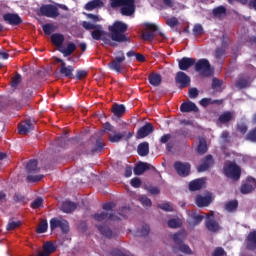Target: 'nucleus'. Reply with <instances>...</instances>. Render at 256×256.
I'll return each mask as SVG.
<instances>
[{
	"label": "nucleus",
	"instance_id": "f03ea898",
	"mask_svg": "<svg viewBox=\"0 0 256 256\" xmlns=\"http://www.w3.org/2000/svg\"><path fill=\"white\" fill-rule=\"evenodd\" d=\"M129 213V208L127 206H124L120 208V212H114V213H96L93 215V218L95 221H105V219H109V221H123V219H127V215Z\"/></svg>",
	"mask_w": 256,
	"mask_h": 256
},
{
	"label": "nucleus",
	"instance_id": "09e8293b",
	"mask_svg": "<svg viewBox=\"0 0 256 256\" xmlns=\"http://www.w3.org/2000/svg\"><path fill=\"white\" fill-rule=\"evenodd\" d=\"M18 227H21V221H13L9 220L6 229L7 231H15V229H18Z\"/></svg>",
	"mask_w": 256,
	"mask_h": 256
},
{
	"label": "nucleus",
	"instance_id": "a18cd8bd",
	"mask_svg": "<svg viewBox=\"0 0 256 256\" xmlns=\"http://www.w3.org/2000/svg\"><path fill=\"white\" fill-rule=\"evenodd\" d=\"M47 229H49V224L47 223V220H42L38 228L36 229V232L41 234V233H47Z\"/></svg>",
	"mask_w": 256,
	"mask_h": 256
},
{
	"label": "nucleus",
	"instance_id": "a211bd4d",
	"mask_svg": "<svg viewBox=\"0 0 256 256\" xmlns=\"http://www.w3.org/2000/svg\"><path fill=\"white\" fill-rule=\"evenodd\" d=\"M215 163L213 160V156L211 154L206 155L201 165L198 166L197 171L198 173H203L208 171V169Z\"/></svg>",
	"mask_w": 256,
	"mask_h": 256
},
{
	"label": "nucleus",
	"instance_id": "3c124183",
	"mask_svg": "<svg viewBox=\"0 0 256 256\" xmlns=\"http://www.w3.org/2000/svg\"><path fill=\"white\" fill-rule=\"evenodd\" d=\"M61 222H62V219L52 218L50 220L51 231H55V229H59V227L61 226Z\"/></svg>",
	"mask_w": 256,
	"mask_h": 256
},
{
	"label": "nucleus",
	"instance_id": "f8f14e48",
	"mask_svg": "<svg viewBox=\"0 0 256 256\" xmlns=\"http://www.w3.org/2000/svg\"><path fill=\"white\" fill-rule=\"evenodd\" d=\"M203 219H205V216L197 214V212H192L187 220L188 227H190V229H195L197 225H200L203 222Z\"/></svg>",
	"mask_w": 256,
	"mask_h": 256
},
{
	"label": "nucleus",
	"instance_id": "393cba45",
	"mask_svg": "<svg viewBox=\"0 0 256 256\" xmlns=\"http://www.w3.org/2000/svg\"><path fill=\"white\" fill-rule=\"evenodd\" d=\"M97 229L99 233H101V235H103L107 239H113V237H115V233L113 232V230H111V228H109V226H107V224L98 225Z\"/></svg>",
	"mask_w": 256,
	"mask_h": 256
},
{
	"label": "nucleus",
	"instance_id": "c03bdc74",
	"mask_svg": "<svg viewBox=\"0 0 256 256\" xmlns=\"http://www.w3.org/2000/svg\"><path fill=\"white\" fill-rule=\"evenodd\" d=\"M82 27L86 30V31H93L95 29H100L101 28V25L97 24H93L91 22H88V21H83L82 22Z\"/></svg>",
	"mask_w": 256,
	"mask_h": 256
},
{
	"label": "nucleus",
	"instance_id": "c756f323",
	"mask_svg": "<svg viewBox=\"0 0 256 256\" xmlns=\"http://www.w3.org/2000/svg\"><path fill=\"white\" fill-rule=\"evenodd\" d=\"M77 209V204L72 201H65L62 203L61 211L63 213H73Z\"/></svg>",
	"mask_w": 256,
	"mask_h": 256
},
{
	"label": "nucleus",
	"instance_id": "ea45409f",
	"mask_svg": "<svg viewBox=\"0 0 256 256\" xmlns=\"http://www.w3.org/2000/svg\"><path fill=\"white\" fill-rule=\"evenodd\" d=\"M149 233H151V228L149 227V225L144 224V225H142L141 228H139L136 231V237H147V235H149Z\"/></svg>",
	"mask_w": 256,
	"mask_h": 256
},
{
	"label": "nucleus",
	"instance_id": "c85d7f7f",
	"mask_svg": "<svg viewBox=\"0 0 256 256\" xmlns=\"http://www.w3.org/2000/svg\"><path fill=\"white\" fill-rule=\"evenodd\" d=\"M103 5L104 3L101 0H92L86 3L84 9H86V11H94V9H101Z\"/></svg>",
	"mask_w": 256,
	"mask_h": 256
},
{
	"label": "nucleus",
	"instance_id": "37998d69",
	"mask_svg": "<svg viewBox=\"0 0 256 256\" xmlns=\"http://www.w3.org/2000/svg\"><path fill=\"white\" fill-rule=\"evenodd\" d=\"M214 17H221L223 15H227V8L225 6H218L212 11Z\"/></svg>",
	"mask_w": 256,
	"mask_h": 256
},
{
	"label": "nucleus",
	"instance_id": "5fc2aeb1",
	"mask_svg": "<svg viewBox=\"0 0 256 256\" xmlns=\"http://www.w3.org/2000/svg\"><path fill=\"white\" fill-rule=\"evenodd\" d=\"M144 27L146 31H151L150 33H155L156 31H159V27L154 23L146 22L144 23Z\"/></svg>",
	"mask_w": 256,
	"mask_h": 256
},
{
	"label": "nucleus",
	"instance_id": "473e14b6",
	"mask_svg": "<svg viewBox=\"0 0 256 256\" xmlns=\"http://www.w3.org/2000/svg\"><path fill=\"white\" fill-rule=\"evenodd\" d=\"M37 165H38L37 160L35 159L30 160L26 165V173H29V174L39 173L40 168Z\"/></svg>",
	"mask_w": 256,
	"mask_h": 256
},
{
	"label": "nucleus",
	"instance_id": "7ed1b4c3",
	"mask_svg": "<svg viewBox=\"0 0 256 256\" xmlns=\"http://www.w3.org/2000/svg\"><path fill=\"white\" fill-rule=\"evenodd\" d=\"M223 175L231 181H239L241 179V166L236 162L228 161L224 163L223 166Z\"/></svg>",
	"mask_w": 256,
	"mask_h": 256
},
{
	"label": "nucleus",
	"instance_id": "2eb2a0df",
	"mask_svg": "<svg viewBox=\"0 0 256 256\" xmlns=\"http://www.w3.org/2000/svg\"><path fill=\"white\" fill-rule=\"evenodd\" d=\"M205 225L206 229H208L210 233H217V231L221 229V227L219 226V222H216L215 219L213 218V214H211V216H206Z\"/></svg>",
	"mask_w": 256,
	"mask_h": 256
},
{
	"label": "nucleus",
	"instance_id": "a19ab883",
	"mask_svg": "<svg viewBox=\"0 0 256 256\" xmlns=\"http://www.w3.org/2000/svg\"><path fill=\"white\" fill-rule=\"evenodd\" d=\"M233 119V113L231 111H225L223 114H221L218 118V121L220 123H229Z\"/></svg>",
	"mask_w": 256,
	"mask_h": 256
},
{
	"label": "nucleus",
	"instance_id": "864d4df0",
	"mask_svg": "<svg viewBox=\"0 0 256 256\" xmlns=\"http://www.w3.org/2000/svg\"><path fill=\"white\" fill-rule=\"evenodd\" d=\"M66 135H67V132H64V136H61L56 140V145L58 147H62V148L67 147V141H69V140H67V138H65Z\"/></svg>",
	"mask_w": 256,
	"mask_h": 256
},
{
	"label": "nucleus",
	"instance_id": "9d476101",
	"mask_svg": "<svg viewBox=\"0 0 256 256\" xmlns=\"http://www.w3.org/2000/svg\"><path fill=\"white\" fill-rule=\"evenodd\" d=\"M254 189H256V179L249 176L246 182L242 184L240 193H242V195H249V193H253Z\"/></svg>",
	"mask_w": 256,
	"mask_h": 256
},
{
	"label": "nucleus",
	"instance_id": "6ab92c4d",
	"mask_svg": "<svg viewBox=\"0 0 256 256\" xmlns=\"http://www.w3.org/2000/svg\"><path fill=\"white\" fill-rule=\"evenodd\" d=\"M180 111L181 113H199V107H197L195 102L187 101L181 104Z\"/></svg>",
	"mask_w": 256,
	"mask_h": 256
},
{
	"label": "nucleus",
	"instance_id": "8fccbe9b",
	"mask_svg": "<svg viewBox=\"0 0 256 256\" xmlns=\"http://www.w3.org/2000/svg\"><path fill=\"white\" fill-rule=\"evenodd\" d=\"M181 225V220L179 219L172 218L168 221V227H170V229H179Z\"/></svg>",
	"mask_w": 256,
	"mask_h": 256
},
{
	"label": "nucleus",
	"instance_id": "bf43d9fd",
	"mask_svg": "<svg viewBox=\"0 0 256 256\" xmlns=\"http://www.w3.org/2000/svg\"><path fill=\"white\" fill-rule=\"evenodd\" d=\"M59 229H61L62 233H69V222L65 219H62V222H60Z\"/></svg>",
	"mask_w": 256,
	"mask_h": 256
},
{
	"label": "nucleus",
	"instance_id": "6e6552de",
	"mask_svg": "<svg viewBox=\"0 0 256 256\" xmlns=\"http://www.w3.org/2000/svg\"><path fill=\"white\" fill-rule=\"evenodd\" d=\"M175 83L178 85V89H187L191 85V77L183 71H179L175 76Z\"/></svg>",
	"mask_w": 256,
	"mask_h": 256
},
{
	"label": "nucleus",
	"instance_id": "13d9d810",
	"mask_svg": "<svg viewBox=\"0 0 256 256\" xmlns=\"http://www.w3.org/2000/svg\"><path fill=\"white\" fill-rule=\"evenodd\" d=\"M43 175H28L27 176V181H29L30 183H39V181H41V179H43Z\"/></svg>",
	"mask_w": 256,
	"mask_h": 256
},
{
	"label": "nucleus",
	"instance_id": "69168bd1",
	"mask_svg": "<svg viewBox=\"0 0 256 256\" xmlns=\"http://www.w3.org/2000/svg\"><path fill=\"white\" fill-rule=\"evenodd\" d=\"M142 39L144 41H153L155 39V33H153V32H144L142 34Z\"/></svg>",
	"mask_w": 256,
	"mask_h": 256
},
{
	"label": "nucleus",
	"instance_id": "e433bc0d",
	"mask_svg": "<svg viewBox=\"0 0 256 256\" xmlns=\"http://www.w3.org/2000/svg\"><path fill=\"white\" fill-rule=\"evenodd\" d=\"M104 149H105V143H103V139L98 138L96 140L95 147L92 148V150H91V154L95 155L97 153H101V151H103Z\"/></svg>",
	"mask_w": 256,
	"mask_h": 256
},
{
	"label": "nucleus",
	"instance_id": "20e7f679",
	"mask_svg": "<svg viewBox=\"0 0 256 256\" xmlns=\"http://www.w3.org/2000/svg\"><path fill=\"white\" fill-rule=\"evenodd\" d=\"M38 15L49 17L50 19H57L59 17V8L52 4H44L39 8Z\"/></svg>",
	"mask_w": 256,
	"mask_h": 256
},
{
	"label": "nucleus",
	"instance_id": "f257e3e1",
	"mask_svg": "<svg viewBox=\"0 0 256 256\" xmlns=\"http://www.w3.org/2000/svg\"><path fill=\"white\" fill-rule=\"evenodd\" d=\"M129 26L125 22L115 21L112 25L108 26V31L103 30V26L95 28L91 32V37L94 41H103L105 45L110 47H118L117 43H131V37L127 34Z\"/></svg>",
	"mask_w": 256,
	"mask_h": 256
},
{
	"label": "nucleus",
	"instance_id": "39448f33",
	"mask_svg": "<svg viewBox=\"0 0 256 256\" xmlns=\"http://www.w3.org/2000/svg\"><path fill=\"white\" fill-rule=\"evenodd\" d=\"M194 65L197 73H201L203 77H211L213 72L211 71V63H209V60L202 58L195 62Z\"/></svg>",
	"mask_w": 256,
	"mask_h": 256
},
{
	"label": "nucleus",
	"instance_id": "338daca9",
	"mask_svg": "<svg viewBox=\"0 0 256 256\" xmlns=\"http://www.w3.org/2000/svg\"><path fill=\"white\" fill-rule=\"evenodd\" d=\"M159 209H162V211H167L168 213L173 212V206L169 203H163L158 205Z\"/></svg>",
	"mask_w": 256,
	"mask_h": 256
},
{
	"label": "nucleus",
	"instance_id": "4d7b16f0",
	"mask_svg": "<svg viewBox=\"0 0 256 256\" xmlns=\"http://www.w3.org/2000/svg\"><path fill=\"white\" fill-rule=\"evenodd\" d=\"M247 141H251L252 143H256V127L250 130L246 135Z\"/></svg>",
	"mask_w": 256,
	"mask_h": 256
},
{
	"label": "nucleus",
	"instance_id": "0eeeda50",
	"mask_svg": "<svg viewBox=\"0 0 256 256\" xmlns=\"http://www.w3.org/2000/svg\"><path fill=\"white\" fill-rule=\"evenodd\" d=\"M174 169L179 177H189L191 175V164L189 162L176 161Z\"/></svg>",
	"mask_w": 256,
	"mask_h": 256
},
{
	"label": "nucleus",
	"instance_id": "58836bf2",
	"mask_svg": "<svg viewBox=\"0 0 256 256\" xmlns=\"http://www.w3.org/2000/svg\"><path fill=\"white\" fill-rule=\"evenodd\" d=\"M187 234H185V231H179L178 233H175L173 235V241L176 245H182L183 241H185V237Z\"/></svg>",
	"mask_w": 256,
	"mask_h": 256
},
{
	"label": "nucleus",
	"instance_id": "052dcab7",
	"mask_svg": "<svg viewBox=\"0 0 256 256\" xmlns=\"http://www.w3.org/2000/svg\"><path fill=\"white\" fill-rule=\"evenodd\" d=\"M14 203H25V196L23 194L16 192L13 196Z\"/></svg>",
	"mask_w": 256,
	"mask_h": 256
},
{
	"label": "nucleus",
	"instance_id": "412c9836",
	"mask_svg": "<svg viewBox=\"0 0 256 256\" xmlns=\"http://www.w3.org/2000/svg\"><path fill=\"white\" fill-rule=\"evenodd\" d=\"M207 179L198 178L189 183V191H201L205 187Z\"/></svg>",
	"mask_w": 256,
	"mask_h": 256
},
{
	"label": "nucleus",
	"instance_id": "b1692460",
	"mask_svg": "<svg viewBox=\"0 0 256 256\" xmlns=\"http://www.w3.org/2000/svg\"><path fill=\"white\" fill-rule=\"evenodd\" d=\"M57 251V246L53 244V242H46L43 245V251L38 252V256H50L52 253H55Z\"/></svg>",
	"mask_w": 256,
	"mask_h": 256
},
{
	"label": "nucleus",
	"instance_id": "a878e982",
	"mask_svg": "<svg viewBox=\"0 0 256 256\" xmlns=\"http://www.w3.org/2000/svg\"><path fill=\"white\" fill-rule=\"evenodd\" d=\"M222 47L216 48L215 50V58L216 59H223V55H225V49H227V42L225 40L227 39V35L222 36Z\"/></svg>",
	"mask_w": 256,
	"mask_h": 256
},
{
	"label": "nucleus",
	"instance_id": "680f3d73",
	"mask_svg": "<svg viewBox=\"0 0 256 256\" xmlns=\"http://www.w3.org/2000/svg\"><path fill=\"white\" fill-rule=\"evenodd\" d=\"M32 209H39L40 207H43V198H36L32 203H31Z\"/></svg>",
	"mask_w": 256,
	"mask_h": 256
},
{
	"label": "nucleus",
	"instance_id": "0e129e2a",
	"mask_svg": "<svg viewBox=\"0 0 256 256\" xmlns=\"http://www.w3.org/2000/svg\"><path fill=\"white\" fill-rule=\"evenodd\" d=\"M140 203L141 205H143V207H151V205H153V203L151 202V199H149L146 196L140 197Z\"/></svg>",
	"mask_w": 256,
	"mask_h": 256
},
{
	"label": "nucleus",
	"instance_id": "1a4fd4ad",
	"mask_svg": "<svg viewBox=\"0 0 256 256\" xmlns=\"http://www.w3.org/2000/svg\"><path fill=\"white\" fill-rule=\"evenodd\" d=\"M120 7V13L124 17H131V15L135 14V0H124Z\"/></svg>",
	"mask_w": 256,
	"mask_h": 256
},
{
	"label": "nucleus",
	"instance_id": "aec40b11",
	"mask_svg": "<svg viewBox=\"0 0 256 256\" xmlns=\"http://www.w3.org/2000/svg\"><path fill=\"white\" fill-rule=\"evenodd\" d=\"M133 137V134L131 132H121L114 135H109V141L110 143H119L121 139L125 138V141H129Z\"/></svg>",
	"mask_w": 256,
	"mask_h": 256
},
{
	"label": "nucleus",
	"instance_id": "774afa93",
	"mask_svg": "<svg viewBox=\"0 0 256 256\" xmlns=\"http://www.w3.org/2000/svg\"><path fill=\"white\" fill-rule=\"evenodd\" d=\"M227 255V253L225 252V249H223L222 247H216L212 253V256H224Z\"/></svg>",
	"mask_w": 256,
	"mask_h": 256
},
{
	"label": "nucleus",
	"instance_id": "2f4dec72",
	"mask_svg": "<svg viewBox=\"0 0 256 256\" xmlns=\"http://www.w3.org/2000/svg\"><path fill=\"white\" fill-rule=\"evenodd\" d=\"M51 42L56 47H63V43L65 42V36H63V34H59V33L52 34Z\"/></svg>",
	"mask_w": 256,
	"mask_h": 256
},
{
	"label": "nucleus",
	"instance_id": "cd10ccee",
	"mask_svg": "<svg viewBox=\"0 0 256 256\" xmlns=\"http://www.w3.org/2000/svg\"><path fill=\"white\" fill-rule=\"evenodd\" d=\"M150 165L145 162H139L135 167H134V175H143L145 171H149Z\"/></svg>",
	"mask_w": 256,
	"mask_h": 256
},
{
	"label": "nucleus",
	"instance_id": "5701e85b",
	"mask_svg": "<svg viewBox=\"0 0 256 256\" xmlns=\"http://www.w3.org/2000/svg\"><path fill=\"white\" fill-rule=\"evenodd\" d=\"M246 249L248 251H256V230L249 232L246 238Z\"/></svg>",
	"mask_w": 256,
	"mask_h": 256
},
{
	"label": "nucleus",
	"instance_id": "9b49d317",
	"mask_svg": "<svg viewBox=\"0 0 256 256\" xmlns=\"http://www.w3.org/2000/svg\"><path fill=\"white\" fill-rule=\"evenodd\" d=\"M155 131V127L151 122H146L144 126H142L140 129H138L136 133V138L137 139H145V137H149L151 133Z\"/></svg>",
	"mask_w": 256,
	"mask_h": 256
},
{
	"label": "nucleus",
	"instance_id": "79ce46f5",
	"mask_svg": "<svg viewBox=\"0 0 256 256\" xmlns=\"http://www.w3.org/2000/svg\"><path fill=\"white\" fill-rule=\"evenodd\" d=\"M249 85V77H240L237 81H236V87H238V89H245L247 88V86Z\"/></svg>",
	"mask_w": 256,
	"mask_h": 256
},
{
	"label": "nucleus",
	"instance_id": "bb28decb",
	"mask_svg": "<svg viewBox=\"0 0 256 256\" xmlns=\"http://www.w3.org/2000/svg\"><path fill=\"white\" fill-rule=\"evenodd\" d=\"M148 81L152 87H159L161 85L163 79L161 77V74L157 73H151L148 77Z\"/></svg>",
	"mask_w": 256,
	"mask_h": 256
},
{
	"label": "nucleus",
	"instance_id": "f3484780",
	"mask_svg": "<svg viewBox=\"0 0 256 256\" xmlns=\"http://www.w3.org/2000/svg\"><path fill=\"white\" fill-rule=\"evenodd\" d=\"M193 65H195V58L183 57L178 60V67L180 71H187L188 69H191Z\"/></svg>",
	"mask_w": 256,
	"mask_h": 256
},
{
	"label": "nucleus",
	"instance_id": "4c0bfd02",
	"mask_svg": "<svg viewBox=\"0 0 256 256\" xmlns=\"http://www.w3.org/2000/svg\"><path fill=\"white\" fill-rule=\"evenodd\" d=\"M238 208H239V201L237 200H230L225 204V209L229 213H233L237 211Z\"/></svg>",
	"mask_w": 256,
	"mask_h": 256
},
{
	"label": "nucleus",
	"instance_id": "6e6d98bb",
	"mask_svg": "<svg viewBox=\"0 0 256 256\" xmlns=\"http://www.w3.org/2000/svg\"><path fill=\"white\" fill-rule=\"evenodd\" d=\"M166 25H168V27H171L173 29V27H177V25H179V19H177V17L175 16L168 18L166 20Z\"/></svg>",
	"mask_w": 256,
	"mask_h": 256
},
{
	"label": "nucleus",
	"instance_id": "49530a36",
	"mask_svg": "<svg viewBox=\"0 0 256 256\" xmlns=\"http://www.w3.org/2000/svg\"><path fill=\"white\" fill-rule=\"evenodd\" d=\"M199 155H205L207 153V142L205 140H200L197 147Z\"/></svg>",
	"mask_w": 256,
	"mask_h": 256
},
{
	"label": "nucleus",
	"instance_id": "e2e57ef3",
	"mask_svg": "<svg viewBox=\"0 0 256 256\" xmlns=\"http://www.w3.org/2000/svg\"><path fill=\"white\" fill-rule=\"evenodd\" d=\"M188 96L190 99H197L199 97V90L197 88H190L188 90Z\"/></svg>",
	"mask_w": 256,
	"mask_h": 256
},
{
	"label": "nucleus",
	"instance_id": "603ef678",
	"mask_svg": "<svg viewBox=\"0 0 256 256\" xmlns=\"http://www.w3.org/2000/svg\"><path fill=\"white\" fill-rule=\"evenodd\" d=\"M42 29L45 35H51L55 31V26L51 23L44 24Z\"/></svg>",
	"mask_w": 256,
	"mask_h": 256
},
{
	"label": "nucleus",
	"instance_id": "4be33fe9",
	"mask_svg": "<svg viewBox=\"0 0 256 256\" xmlns=\"http://www.w3.org/2000/svg\"><path fill=\"white\" fill-rule=\"evenodd\" d=\"M73 71H75V68L73 66H67L65 62H62V64H60V75H63L68 79H74L75 76H73Z\"/></svg>",
	"mask_w": 256,
	"mask_h": 256
},
{
	"label": "nucleus",
	"instance_id": "ddd939ff",
	"mask_svg": "<svg viewBox=\"0 0 256 256\" xmlns=\"http://www.w3.org/2000/svg\"><path fill=\"white\" fill-rule=\"evenodd\" d=\"M3 19L8 25H21L23 23V19H21V16L19 14L15 13H6L3 15Z\"/></svg>",
	"mask_w": 256,
	"mask_h": 256
},
{
	"label": "nucleus",
	"instance_id": "423d86ee",
	"mask_svg": "<svg viewBox=\"0 0 256 256\" xmlns=\"http://www.w3.org/2000/svg\"><path fill=\"white\" fill-rule=\"evenodd\" d=\"M123 61H125V53L120 50L116 53L114 60L108 64V67L111 69V71L122 73L123 69L121 68V65L123 64Z\"/></svg>",
	"mask_w": 256,
	"mask_h": 256
},
{
	"label": "nucleus",
	"instance_id": "f704fd0d",
	"mask_svg": "<svg viewBox=\"0 0 256 256\" xmlns=\"http://www.w3.org/2000/svg\"><path fill=\"white\" fill-rule=\"evenodd\" d=\"M199 104L201 105V107H209V105H222L223 100H213L211 98H202L199 101Z\"/></svg>",
	"mask_w": 256,
	"mask_h": 256
},
{
	"label": "nucleus",
	"instance_id": "7c9ffc66",
	"mask_svg": "<svg viewBox=\"0 0 256 256\" xmlns=\"http://www.w3.org/2000/svg\"><path fill=\"white\" fill-rule=\"evenodd\" d=\"M112 113L115 115V117H118V119H121L123 115H125V105L123 104H114L112 106Z\"/></svg>",
	"mask_w": 256,
	"mask_h": 256
},
{
	"label": "nucleus",
	"instance_id": "4468645a",
	"mask_svg": "<svg viewBox=\"0 0 256 256\" xmlns=\"http://www.w3.org/2000/svg\"><path fill=\"white\" fill-rule=\"evenodd\" d=\"M197 207H209L213 203V196L207 194L206 196L197 195L195 198Z\"/></svg>",
	"mask_w": 256,
	"mask_h": 256
},
{
	"label": "nucleus",
	"instance_id": "de8ad7c7",
	"mask_svg": "<svg viewBox=\"0 0 256 256\" xmlns=\"http://www.w3.org/2000/svg\"><path fill=\"white\" fill-rule=\"evenodd\" d=\"M22 78H21V74L16 73L14 77H12V81H11V87L14 89H17V87H19V85L21 84Z\"/></svg>",
	"mask_w": 256,
	"mask_h": 256
},
{
	"label": "nucleus",
	"instance_id": "72a5a7b5",
	"mask_svg": "<svg viewBox=\"0 0 256 256\" xmlns=\"http://www.w3.org/2000/svg\"><path fill=\"white\" fill-rule=\"evenodd\" d=\"M137 153L140 157H147L149 155V142H142L138 145Z\"/></svg>",
	"mask_w": 256,
	"mask_h": 256
},
{
	"label": "nucleus",
	"instance_id": "dca6fc26",
	"mask_svg": "<svg viewBox=\"0 0 256 256\" xmlns=\"http://www.w3.org/2000/svg\"><path fill=\"white\" fill-rule=\"evenodd\" d=\"M35 129V126L33 125V122L31 120H25L18 126V133L20 135H27L28 133H31Z\"/></svg>",
	"mask_w": 256,
	"mask_h": 256
},
{
	"label": "nucleus",
	"instance_id": "c9c22d12",
	"mask_svg": "<svg viewBox=\"0 0 256 256\" xmlns=\"http://www.w3.org/2000/svg\"><path fill=\"white\" fill-rule=\"evenodd\" d=\"M77 50V45H75V43L70 42L67 45L66 49H60V52L63 53L64 57H69V55H73V53H75V51Z\"/></svg>",
	"mask_w": 256,
	"mask_h": 256
}]
</instances>
